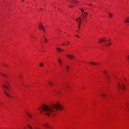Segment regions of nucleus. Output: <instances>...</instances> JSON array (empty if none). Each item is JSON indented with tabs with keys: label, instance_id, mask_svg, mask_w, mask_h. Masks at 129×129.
<instances>
[{
	"label": "nucleus",
	"instance_id": "1",
	"mask_svg": "<svg viewBox=\"0 0 129 129\" xmlns=\"http://www.w3.org/2000/svg\"><path fill=\"white\" fill-rule=\"evenodd\" d=\"M56 106L54 104L48 105H43L41 107L42 111L40 113L47 115H49L50 114H55L56 113Z\"/></svg>",
	"mask_w": 129,
	"mask_h": 129
},
{
	"label": "nucleus",
	"instance_id": "2",
	"mask_svg": "<svg viewBox=\"0 0 129 129\" xmlns=\"http://www.w3.org/2000/svg\"><path fill=\"white\" fill-rule=\"evenodd\" d=\"M117 88L118 90L120 92L121 91V88L123 90H125V89L124 85L123 84H121L119 82L117 84Z\"/></svg>",
	"mask_w": 129,
	"mask_h": 129
},
{
	"label": "nucleus",
	"instance_id": "3",
	"mask_svg": "<svg viewBox=\"0 0 129 129\" xmlns=\"http://www.w3.org/2000/svg\"><path fill=\"white\" fill-rule=\"evenodd\" d=\"M63 108V106L59 103L57 102V110H61Z\"/></svg>",
	"mask_w": 129,
	"mask_h": 129
},
{
	"label": "nucleus",
	"instance_id": "4",
	"mask_svg": "<svg viewBox=\"0 0 129 129\" xmlns=\"http://www.w3.org/2000/svg\"><path fill=\"white\" fill-rule=\"evenodd\" d=\"M67 56L69 59H74L75 57L74 56L71 54H67Z\"/></svg>",
	"mask_w": 129,
	"mask_h": 129
},
{
	"label": "nucleus",
	"instance_id": "5",
	"mask_svg": "<svg viewBox=\"0 0 129 129\" xmlns=\"http://www.w3.org/2000/svg\"><path fill=\"white\" fill-rule=\"evenodd\" d=\"M43 125L47 128L49 129H51V127L48 125V123H45L43 124Z\"/></svg>",
	"mask_w": 129,
	"mask_h": 129
},
{
	"label": "nucleus",
	"instance_id": "6",
	"mask_svg": "<svg viewBox=\"0 0 129 129\" xmlns=\"http://www.w3.org/2000/svg\"><path fill=\"white\" fill-rule=\"evenodd\" d=\"M100 42L99 43H102L103 42H104L105 41H107V40H106V39L105 38H103L101 39H100L99 40Z\"/></svg>",
	"mask_w": 129,
	"mask_h": 129
},
{
	"label": "nucleus",
	"instance_id": "7",
	"mask_svg": "<svg viewBox=\"0 0 129 129\" xmlns=\"http://www.w3.org/2000/svg\"><path fill=\"white\" fill-rule=\"evenodd\" d=\"M38 26L39 28L40 29H44V26H43L42 23H41L39 24Z\"/></svg>",
	"mask_w": 129,
	"mask_h": 129
},
{
	"label": "nucleus",
	"instance_id": "8",
	"mask_svg": "<svg viewBox=\"0 0 129 129\" xmlns=\"http://www.w3.org/2000/svg\"><path fill=\"white\" fill-rule=\"evenodd\" d=\"M4 93L9 98H11V97L13 96H12L10 94L6 92L5 90H4Z\"/></svg>",
	"mask_w": 129,
	"mask_h": 129
},
{
	"label": "nucleus",
	"instance_id": "9",
	"mask_svg": "<svg viewBox=\"0 0 129 129\" xmlns=\"http://www.w3.org/2000/svg\"><path fill=\"white\" fill-rule=\"evenodd\" d=\"M4 88L6 89L7 90H10L9 87H8L6 85L3 84L2 85Z\"/></svg>",
	"mask_w": 129,
	"mask_h": 129
},
{
	"label": "nucleus",
	"instance_id": "10",
	"mask_svg": "<svg viewBox=\"0 0 129 129\" xmlns=\"http://www.w3.org/2000/svg\"><path fill=\"white\" fill-rule=\"evenodd\" d=\"M70 2L74 4L79 3V2L78 1L74 0H71Z\"/></svg>",
	"mask_w": 129,
	"mask_h": 129
},
{
	"label": "nucleus",
	"instance_id": "11",
	"mask_svg": "<svg viewBox=\"0 0 129 129\" xmlns=\"http://www.w3.org/2000/svg\"><path fill=\"white\" fill-rule=\"evenodd\" d=\"M64 51V50L58 48H57V51L58 52H60L61 51L63 52Z\"/></svg>",
	"mask_w": 129,
	"mask_h": 129
},
{
	"label": "nucleus",
	"instance_id": "12",
	"mask_svg": "<svg viewBox=\"0 0 129 129\" xmlns=\"http://www.w3.org/2000/svg\"><path fill=\"white\" fill-rule=\"evenodd\" d=\"M82 15L84 16V17L86 18V17L88 15V13L86 12H85L83 13Z\"/></svg>",
	"mask_w": 129,
	"mask_h": 129
},
{
	"label": "nucleus",
	"instance_id": "13",
	"mask_svg": "<svg viewBox=\"0 0 129 129\" xmlns=\"http://www.w3.org/2000/svg\"><path fill=\"white\" fill-rule=\"evenodd\" d=\"M90 63V64H92L95 66L99 64V63L94 62H91Z\"/></svg>",
	"mask_w": 129,
	"mask_h": 129
},
{
	"label": "nucleus",
	"instance_id": "14",
	"mask_svg": "<svg viewBox=\"0 0 129 129\" xmlns=\"http://www.w3.org/2000/svg\"><path fill=\"white\" fill-rule=\"evenodd\" d=\"M27 114L28 117L30 118H32L33 117L32 115L30 114L27 112Z\"/></svg>",
	"mask_w": 129,
	"mask_h": 129
},
{
	"label": "nucleus",
	"instance_id": "15",
	"mask_svg": "<svg viewBox=\"0 0 129 129\" xmlns=\"http://www.w3.org/2000/svg\"><path fill=\"white\" fill-rule=\"evenodd\" d=\"M101 97L103 98H105L106 96V95L104 93L101 94Z\"/></svg>",
	"mask_w": 129,
	"mask_h": 129
},
{
	"label": "nucleus",
	"instance_id": "16",
	"mask_svg": "<svg viewBox=\"0 0 129 129\" xmlns=\"http://www.w3.org/2000/svg\"><path fill=\"white\" fill-rule=\"evenodd\" d=\"M58 62L60 65H62V61L59 58L58 59Z\"/></svg>",
	"mask_w": 129,
	"mask_h": 129
},
{
	"label": "nucleus",
	"instance_id": "17",
	"mask_svg": "<svg viewBox=\"0 0 129 129\" xmlns=\"http://www.w3.org/2000/svg\"><path fill=\"white\" fill-rule=\"evenodd\" d=\"M3 83L5 84H9L8 82L6 79L4 80V81L3 82Z\"/></svg>",
	"mask_w": 129,
	"mask_h": 129
},
{
	"label": "nucleus",
	"instance_id": "18",
	"mask_svg": "<svg viewBox=\"0 0 129 129\" xmlns=\"http://www.w3.org/2000/svg\"><path fill=\"white\" fill-rule=\"evenodd\" d=\"M125 22L129 23V18H126V20L125 21Z\"/></svg>",
	"mask_w": 129,
	"mask_h": 129
},
{
	"label": "nucleus",
	"instance_id": "19",
	"mask_svg": "<svg viewBox=\"0 0 129 129\" xmlns=\"http://www.w3.org/2000/svg\"><path fill=\"white\" fill-rule=\"evenodd\" d=\"M109 16L110 17L112 18L113 16V14L111 13H109Z\"/></svg>",
	"mask_w": 129,
	"mask_h": 129
},
{
	"label": "nucleus",
	"instance_id": "20",
	"mask_svg": "<svg viewBox=\"0 0 129 129\" xmlns=\"http://www.w3.org/2000/svg\"><path fill=\"white\" fill-rule=\"evenodd\" d=\"M28 126V127L30 129H33V128L31 127V126L29 124H27Z\"/></svg>",
	"mask_w": 129,
	"mask_h": 129
},
{
	"label": "nucleus",
	"instance_id": "21",
	"mask_svg": "<svg viewBox=\"0 0 129 129\" xmlns=\"http://www.w3.org/2000/svg\"><path fill=\"white\" fill-rule=\"evenodd\" d=\"M39 65L40 66L42 67L43 66L44 64L43 63H41L39 64Z\"/></svg>",
	"mask_w": 129,
	"mask_h": 129
},
{
	"label": "nucleus",
	"instance_id": "22",
	"mask_svg": "<svg viewBox=\"0 0 129 129\" xmlns=\"http://www.w3.org/2000/svg\"><path fill=\"white\" fill-rule=\"evenodd\" d=\"M3 66L4 67H7L9 66H8L6 64H3Z\"/></svg>",
	"mask_w": 129,
	"mask_h": 129
},
{
	"label": "nucleus",
	"instance_id": "23",
	"mask_svg": "<svg viewBox=\"0 0 129 129\" xmlns=\"http://www.w3.org/2000/svg\"><path fill=\"white\" fill-rule=\"evenodd\" d=\"M106 77L107 79H108L109 77V75H106Z\"/></svg>",
	"mask_w": 129,
	"mask_h": 129
},
{
	"label": "nucleus",
	"instance_id": "24",
	"mask_svg": "<svg viewBox=\"0 0 129 129\" xmlns=\"http://www.w3.org/2000/svg\"><path fill=\"white\" fill-rule=\"evenodd\" d=\"M66 68L67 70V71H68V69H69V66H67L66 67Z\"/></svg>",
	"mask_w": 129,
	"mask_h": 129
},
{
	"label": "nucleus",
	"instance_id": "25",
	"mask_svg": "<svg viewBox=\"0 0 129 129\" xmlns=\"http://www.w3.org/2000/svg\"><path fill=\"white\" fill-rule=\"evenodd\" d=\"M81 23L80 22H79V25H78V28H79V29L80 28V25Z\"/></svg>",
	"mask_w": 129,
	"mask_h": 129
},
{
	"label": "nucleus",
	"instance_id": "26",
	"mask_svg": "<svg viewBox=\"0 0 129 129\" xmlns=\"http://www.w3.org/2000/svg\"><path fill=\"white\" fill-rule=\"evenodd\" d=\"M111 44V43L110 42L109 43H108L107 44V45H110Z\"/></svg>",
	"mask_w": 129,
	"mask_h": 129
},
{
	"label": "nucleus",
	"instance_id": "27",
	"mask_svg": "<svg viewBox=\"0 0 129 129\" xmlns=\"http://www.w3.org/2000/svg\"><path fill=\"white\" fill-rule=\"evenodd\" d=\"M107 72V71H106V70H104L103 71V73L105 74H106Z\"/></svg>",
	"mask_w": 129,
	"mask_h": 129
},
{
	"label": "nucleus",
	"instance_id": "28",
	"mask_svg": "<svg viewBox=\"0 0 129 129\" xmlns=\"http://www.w3.org/2000/svg\"><path fill=\"white\" fill-rule=\"evenodd\" d=\"M35 129H41L39 128L38 127H35Z\"/></svg>",
	"mask_w": 129,
	"mask_h": 129
},
{
	"label": "nucleus",
	"instance_id": "29",
	"mask_svg": "<svg viewBox=\"0 0 129 129\" xmlns=\"http://www.w3.org/2000/svg\"><path fill=\"white\" fill-rule=\"evenodd\" d=\"M1 75L3 76H5V74H3L2 73H1Z\"/></svg>",
	"mask_w": 129,
	"mask_h": 129
},
{
	"label": "nucleus",
	"instance_id": "30",
	"mask_svg": "<svg viewBox=\"0 0 129 129\" xmlns=\"http://www.w3.org/2000/svg\"><path fill=\"white\" fill-rule=\"evenodd\" d=\"M45 43H46L47 42V39H45Z\"/></svg>",
	"mask_w": 129,
	"mask_h": 129
},
{
	"label": "nucleus",
	"instance_id": "31",
	"mask_svg": "<svg viewBox=\"0 0 129 129\" xmlns=\"http://www.w3.org/2000/svg\"><path fill=\"white\" fill-rule=\"evenodd\" d=\"M85 18V17H82V20H84V18Z\"/></svg>",
	"mask_w": 129,
	"mask_h": 129
},
{
	"label": "nucleus",
	"instance_id": "32",
	"mask_svg": "<svg viewBox=\"0 0 129 129\" xmlns=\"http://www.w3.org/2000/svg\"><path fill=\"white\" fill-rule=\"evenodd\" d=\"M70 7H73V5H70Z\"/></svg>",
	"mask_w": 129,
	"mask_h": 129
},
{
	"label": "nucleus",
	"instance_id": "33",
	"mask_svg": "<svg viewBox=\"0 0 129 129\" xmlns=\"http://www.w3.org/2000/svg\"><path fill=\"white\" fill-rule=\"evenodd\" d=\"M0 103H1V105L3 104V103L2 102H0Z\"/></svg>",
	"mask_w": 129,
	"mask_h": 129
},
{
	"label": "nucleus",
	"instance_id": "34",
	"mask_svg": "<svg viewBox=\"0 0 129 129\" xmlns=\"http://www.w3.org/2000/svg\"><path fill=\"white\" fill-rule=\"evenodd\" d=\"M127 58H128V59H127V60H129V57L128 56L127 57Z\"/></svg>",
	"mask_w": 129,
	"mask_h": 129
},
{
	"label": "nucleus",
	"instance_id": "35",
	"mask_svg": "<svg viewBox=\"0 0 129 129\" xmlns=\"http://www.w3.org/2000/svg\"><path fill=\"white\" fill-rule=\"evenodd\" d=\"M68 43H67V45L68 44H70L69 42H68Z\"/></svg>",
	"mask_w": 129,
	"mask_h": 129
},
{
	"label": "nucleus",
	"instance_id": "36",
	"mask_svg": "<svg viewBox=\"0 0 129 129\" xmlns=\"http://www.w3.org/2000/svg\"><path fill=\"white\" fill-rule=\"evenodd\" d=\"M78 19H78L76 20L77 21V22H78Z\"/></svg>",
	"mask_w": 129,
	"mask_h": 129
},
{
	"label": "nucleus",
	"instance_id": "37",
	"mask_svg": "<svg viewBox=\"0 0 129 129\" xmlns=\"http://www.w3.org/2000/svg\"><path fill=\"white\" fill-rule=\"evenodd\" d=\"M83 11H84V10H82V13H83Z\"/></svg>",
	"mask_w": 129,
	"mask_h": 129
},
{
	"label": "nucleus",
	"instance_id": "38",
	"mask_svg": "<svg viewBox=\"0 0 129 129\" xmlns=\"http://www.w3.org/2000/svg\"><path fill=\"white\" fill-rule=\"evenodd\" d=\"M81 19H79V21H81Z\"/></svg>",
	"mask_w": 129,
	"mask_h": 129
},
{
	"label": "nucleus",
	"instance_id": "39",
	"mask_svg": "<svg viewBox=\"0 0 129 129\" xmlns=\"http://www.w3.org/2000/svg\"><path fill=\"white\" fill-rule=\"evenodd\" d=\"M89 5L90 6H92L90 4H89Z\"/></svg>",
	"mask_w": 129,
	"mask_h": 129
},
{
	"label": "nucleus",
	"instance_id": "40",
	"mask_svg": "<svg viewBox=\"0 0 129 129\" xmlns=\"http://www.w3.org/2000/svg\"><path fill=\"white\" fill-rule=\"evenodd\" d=\"M76 36H77V37H79L78 36V35H76Z\"/></svg>",
	"mask_w": 129,
	"mask_h": 129
},
{
	"label": "nucleus",
	"instance_id": "41",
	"mask_svg": "<svg viewBox=\"0 0 129 129\" xmlns=\"http://www.w3.org/2000/svg\"><path fill=\"white\" fill-rule=\"evenodd\" d=\"M40 108H38V109H39V110H40Z\"/></svg>",
	"mask_w": 129,
	"mask_h": 129
},
{
	"label": "nucleus",
	"instance_id": "42",
	"mask_svg": "<svg viewBox=\"0 0 129 129\" xmlns=\"http://www.w3.org/2000/svg\"><path fill=\"white\" fill-rule=\"evenodd\" d=\"M31 38H34V37L33 36H31Z\"/></svg>",
	"mask_w": 129,
	"mask_h": 129
},
{
	"label": "nucleus",
	"instance_id": "43",
	"mask_svg": "<svg viewBox=\"0 0 129 129\" xmlns=\"http://www.w3.org/2000/svg\"><path fill=\"white\" fill-rule=\"evenodd\" d=\"M108 40L109 41H110L111 40V39H109Z\"/></svg>",
	"mask_w": 129,
	"mask_h": 129
},
{
	"label": "nucleus",
	"instance_id": "44",
	"mask_svg": "<svg viewBox=\"0 0 129 129\" xmlns=\"http://www.w3.org/2000/svg\"><path fill=\"white\" fill-rule=\"evenodd\" d=\"M49 84H51V82L49 83Z\"/></svg>",
	"mask_w": 129,
	"mask_h": 129
},
{
	"label": "nucleus",
	"instance_id": "45",
	"mask_svg": "<svg viewBox=\"0 0 129 129\" xmlns=\"http://www.w3.org/2000/svg\"><path fill=\"white\" fill-rule=\"evenodd\" d=\"M128 110L129 111V109L128 108Z\"/></svg>",
	"mask_w": 129,
	"mask_h": 129
},
{
	"label": "nucleus",
	"instance_id": "46",
	"mask_svg": "<svg viewBox=\"0 0 129 129\" xmlns=\"http://www.w3.org/2000/svg\"><path fill=\"white\" fill-rule=\"evenodd\" d=\"M63 45H65V44H63Z\"/></svg>",
	"mask_w": 129,
	"mask_h": 129
},
{
	"label": "nucleus",
	"instance_id": "47",
	"mask_svg": "<svg viewBox=\"0 0 129 129\" xmlns=\"http://www.w3.org/2000/svg\"><path fill=\"white\" fill-rule=\"evenodd\" d=\"M126 103V105H127V103Z\"/></svg>",
	"mask_w": 129,
	"mask_h": 129
},
{
	"label": "nucleus",
	"instance_id": "48",
	"mask_svg": "<svg viewBox=\"0 0 129 129\" xmlns=\"http://www.w3.org/2000/svg\"><path fill=\"white\" fill-rule=\"evenodd\" d=\"M79 30H77V31H79Z\"/></svg>",
	"mask_w": 129,
	"mask_h": 129
},
{
	"label": "nucleus",
	"instance_id": "49",
	"mask_svg": "<svg viewBox=\"0 0 129 129\" xmlns=\"http://www.w3.org/2000/svg\"><path fill=\"white\" fill-rule=\"evenodd\" d=\"M24 129H25L26 128L25 127H24Z\"/></svg>",
	"mask_w": 129,
	"mask_h": 129
},
{
	"label": "nucleus",
	"instance_id": "50",
	"mask_svg": "<svg viewBox=\"0 0 129 129\" xmlns=\"http://www.w3.org/2000/svg\"><path fill=\"white\" fill-rule=\"evenodd\" d=\"M124 80H126V79H124Z\"/></svg>",
	"mask_w": 129,
	"mask_h": 129
},
{
	"label": "nucleus",
	"instance_id": "51",
	"mask_svg": "<svg viewBox=\"0 0 129 129\" xmlns=\"http://www.w3.org/2000/svg\"><path fill=\"white\" fill-rule=\"evenodd\" d=\"M22 2H23V1H22Z\"/></svg>",
	"mask_w": 129,
	"mask_h": 129
},
{
	"label": "nucleus",
	"instance_id": "52",
	"mask_svg": "<svg viewBox=\"0 0 129 129\" xmlns=\"http://www.w3.org/2000/svg\"><path fill=\"white\" fill-rule=\"evenodd\" d=\"M70 36V35H68V36Z\"/></svg>",
	"mask_w": 129,
	"mask_h": 129
},
{
	"label": "nucleus",
	"instance_id": "53",
	"mask_svg": "<svg viewBox=\"0 0 129 129\" xmlns=\"http://www.w3.org/2000/svg\"><path fill=\"white\" fill-rule=\"evenodd\" d=\"M44 30H45V29H44Z\"/></svg>",
	"mask_w": 129,
	"mask_h": 129
}]
</instances>
